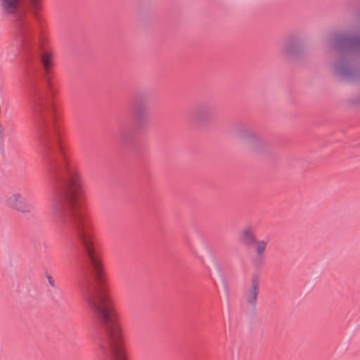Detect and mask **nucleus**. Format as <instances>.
Wrapping results in <instances>:
<instances>
[{
    "instance_id": "nucleus-1",
    "label": "nucleus",
    "mask_w": 360,
    "mask_h": 360,
    "mask_svg": "<svg viewBox=\"0 0 360 360\" xmlns=\"http://www.w3.org/2000/svg\"><path fill=\"white\" fill-rule=\"evenodd\" d=\"M41 0H0L4 14L11 15L15 37L21 47L25 63V80L29 94L32 123L35 131H61L53 103L51 83V53L42 43L35 41L32 22L39 21Z\"/></svg>"
},
{
    "instance_id": "nucleus-2",
    "label": "nucleus",
    "mask_w": 360,
    "mask_h": 360,
    "mask_svg": "<svg viewBox=\"0 0 360 360\" xmlns=\"http://www.w3.org/2000/svg\"><path fill=\"white\" fill-rule=\"evenodd\" d=\"M334 47L339 54L333 65V73L342 82H360V63L357 52L360 51V36L349 33L337 34L333 37ZM352 103H360V97Z\"/></svg>"
},
{
    "instance_id": "nucleus-3",
    "label": "nucleus",
    "mask_w": 360,
    "mask_h": 360,
    "mask_svg": "<svg viewBox=\"0 0 360 360\" xmlns=\"http://www.w3.org/2000/svg\"><path fill=\"white\" fill-rule=\"evenodd\" d=\"M150 93L148 90L137 91L129 101V105L134 127L122 126L119 130V136L122 143L128 148L135 149L136 134L135 131H146L150 125L149 110Z\"/></svg>"
},
{
    "instance_id": "nucleus-4",
    "label": "nucleus",
    "mask_w": 360,
    "mask_h": 360,
    "mask_svg": "<svg viewBox=\"0 0 360 360\" xmlns=\"http://www.w3.org/2000/svg\"><path fill=\"white\" fill-rule=\"evenodd\" d=\"M231 134L258 153L264 151L269 146L266 139L261 138L248 124L242 121H237L233 124Z\"/></svg>"
},
{
    "instance_id": "nucleus-5",
    "label": "nucleus",
    "mask_w": 360,
    "mask_h": 360,
    "mask_svg": "<svg viewBox=\"0 0 360 360\" xmlns=\"http://www.w3.org/2000/svg\"><path fill=\"white\" fill-rule=\"evenodd\" d=\"M211 107L206 103H198L190 108L187 114L189 122L197 127H203L211 120Z\"/></svg>"
},
{
    "instance_id": "nucleus-6",
    "label": "nucleus",
    "mask_w": 360,
    "mask_h": 360,
    "mask_svg": "<svg viewBox=\"0 0 360 360\" xmlns=\"http://www.w3.org/2000/svg\"><path fill=\"white\" fill-rule=\"evenodd\" d=\"M283 51L288 57L298 60L302 58L305 53L304 41L296 36L290 37L285 41Z\"/></svg>"
},
{
    "instance_id": "nucleus-7",
    "label": "nucleus",
    "mask_w": 360,
    "mask_h": 360,
    "mask_svg": "<svg viewBox=\"0 0 360 360\" xmlns=\"http://www.w3.org/2000/svg\"><path fill=\"white\" fill-rule=\"evenodd\" d=\"M260 288V276L257 273H254L251 276L250 286L247 288L244 292V297L246 302L255 310Z\"/></svg>"
},
{
    "instance_id": "nucleus-8",
    "label": "nucleus",
    "mask_w": 360,
    "mask_h": 360,
    "mask_svg": "<svg viewBox=\"0 0 360 360\" xmlns=\"http://www.w3.org/2000/svg\"><path fill=\"white\" fill-rule=\"evenodd\" d=\"M5 204L18 212L22 213H29L34 211V206L30 203L19 193H15L8 197L5 201Z\"/></svg>"
},
{
    "instance_id": "nucleus-9",
    "label": "nucleus",
    "mask_w": 360,
    "mask_h": 360,
    "mask_svg": "<svg viewBox=\"0 0 360 360\" xmlns=\"http://www.w3.org/2000/svg\"><path fill=\"white\" fill-rule=\"evenodd\" d=\"M257 237L252 226L243 229L239 234L238 240L245 247L252 248L256 243Z\"/></svg>"
},
{
    "instance_id": "nucleus-10",
    "label": "nucleus",
    "mask_w": 360,
    "mask_h": 360,
    "mask_svg": "<svg viewBox=\"0 0 360 360\" xmlns=\"http://www.w3.org/2000/svg\"><path fill=\"white\" fill-rule=\"evenodd\" d=\"M46 277L47 278L49 284L53 288L52 290H49L51 299L55 303V304L60 306L61 304L62 301L61 292L60 290L56 287L55 281L53 278V277L47 272L46 273Z\"/></svg>"
},
{
    "instance_id": "nucleus-11",
    "label": "nucleus",
    "mask_w": 360,
    "mask_h": 360,
    "mask_svg": "<svg viewBox=\"0 0 360 360\" xmlns=\"http://www.w3.org/2000/svg\"><path fill=\"white\" fill-rule=\"evenodd\" d=\"M267 242L265 240H256V243H254V245L255 247V252L258 258L263 259L264 257V252L266 250L267 247Z\"/></svg>"
}]
</instances>
